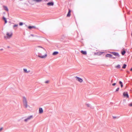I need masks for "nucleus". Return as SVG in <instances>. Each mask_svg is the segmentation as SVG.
Segmentation results:
<instances>
[{
  "instance_id": "nucleus-1",
  "label": "nucleus",
  "mask_w": 132,
  "mask_h": 132,
  "mask_svg": "<svg viewBox=\"0 0 132 132\" xmlns=\"http://www.w3.org/2000/svg\"><path fill=\"white\" fill-rule=\"evenodd\" d=\"M38 52V56L41 58H45L47 56V52L46 50L44 48L40 46H38L36 49Z\"/></svg>"
},
{
  "instance_id": "nucleus-29",
  "label": "nucleus",
  "mask_w": 132,
  "mask_h": 132,
  "mask_svg": "<svg viewBox=\"0 0 132 132\" xmlns=\"http://www.w3.org/2000/svg\"><path fill=\"white\" fill-rule=\"evenodd\" d=\"M112 57V58L113 59H115L116 58V57Z\"/></svg>"
},
{
  "instance_id": "nucleus-3",
  "label": "nucleus",
  "mask_w": 132,
  "mask_h": 132,
  "mask_svg": "<svg viewBox=\"0 0 132 132\" xmlns=\"http://www.w3.org/2000/svg\"><path fill=\"white\" fill-rule=\"evenodd\" d=\"M23 103L24 106L25 108H27L28 106V104L27 102L26 98L24 97H23Z\"/></svg>"
},
{
  "instance_id": "nucleus-36",
  "label": "nucleus",
  "mask_w": 132,
  "mask_h": 132,
  "mask_svg": "<svg viewBox=\"0 0 132 132\" xmlns=\"http://www.w3.org/2000/svg\"><path fill=\"white\" fill-rule=\"evenodd\" d=\"M131 57L132 58V56H131Z\"/></svg>"
},
{
  "instance_id": "nucleus-21",
  "label": "nucleus",
  "mask_w": 132,
  "mask_h": 132,
  "mask_svg": "<svg viewBox=\"0 0 132 132\" xmlns=\"http://www.w3.org/2000/svg\"><path fill=\"white\" fill-rule=\"evenodd\" d=\"M33 1H35L37 2H41L42 0H33Z\"/></svg>"
},
{
  "instance_id": "nucleus-33",
  "label": "nucleus",
  "mask_w": 132,
  "mask_h": 132,
  "mask_svg": "<svg viewBox=\"0 0 132 132\" xmlns=\"http://www.w3.org/2000/svg\"><path fill=\"white\" fill-rule=\"evenodd\" d=\"M112 81H113V80H111V82H112Z\"/></svg>"
},
{
  "instance_id": "nucleus-32",
  "label": "nucleus",
  "mask_w": 132,
  "mask_h": 132,
  "mask_svg": "<svg viewBox=\"0 0 132 132\" xmlns=\"http://www.w3.org/2000/svg\"><path fill=\"white\" fill-rule=\"evenodd\" d=\"M31 35L32 36H34V35Z\"/></svg>"
},
{
  "instance_id": "nucleus-19",
  "label": "nucleus",
  "mask_w": 132,
  "mask_h": 132,
  "mask_svg": "<svg viewBox=\"0 0 132 132\" xmlns=\"http://www.w3.org/2000/svg\"><path fill=\"white\" fill-rule=\"evenodd\" d=\"M126 53V51L125 50H123L121 52V54L122 55H124Z\"/></svg>"
},
{
  "instance_id": "nucleus-18",
  "label": "nucleus",
  "mask_w": 132,
  "mask_h": 132,
  "mask_svg": "<svg viewBox=\"0 0 132 132\" xmlns=\"http://www.w3.org/2000/svg\"><path fill=\"white\" fill-rule=\"evenodd\" d=\"M119 83L121 87H122L123 86V85L122 82L120 81L119 82Z\"/></svg>"
},
{
  "instance_id": "nucleus-22",
  "label": "nucleus",
  "mask_w": 132,
  "mask_h": 132,
  "mask_svg": "<svg viewBox=\"0 0 132 132\" xmlns=\"http://www.w3.org/2000/svg\"><path fill=\"white\" fill-rule=\"evenodd\" d=\"M116 67L118 68H120V66L119 65H118L116 66Z\"/></svg>"
},
{
  "instance_id": "nucleus-4",
  "label": "nucleus",
  "mask_w": 132,
  "mask_h": 132,
  "mask_svg": "<svg viewBox=\"0 0 132 132\" xmlns=\"http://www.w3.org/2000/svg\"><path fill=\"white\" fill-rule=\"evenodd\" d=\"M76 81H78L80 83H82L83 81V79L77 76L75 77Z\"/></svg>"
},
{
  "instance_id": "nucleus-15",
  "label": "nucleus",
  "mask_w": 132,
  "mask_h": 132,
  "mask_svg": "<svg viewBox=\"0 0 132 132\" xmlns=\"http://www.w3.org/2000/svg\"><path fill=\"white\" fill-rule=\"evenodd\" d=\"M59 53L57 52H53V53L52 54V55H56L57 54H58Z\"/></svg>"
},
{
  "instance_id": "nucleus-14",
  "label": "nucleus",
  "mask_w": 132,
  "mask_h": 132,
  "mask_svg": "<svg viewBox=\"0 0 132 132\" xmlns=\"http://www.w3.org/2000/svg\"><path fill=\"white\" fill-rule=\"evenodd\" d=\"M106 57H112V56L110 54H108L106 55Z\"/></svg>"
},
{
  "instance_id": "nucleus-35",
  "label": "nucleus",
  "mask_w": 132,
  "mask_h": 132,
  "mask_svg": "<svg viewBox=\"0 0 132 132\" xmlns=\"http://www.w3.org/2000/svg\"><path fill=\"white\" fill-rule=\"evenodd\" d=\"M46 1H47V0H46Z\"/></svg>"
},
{
  "instance_id": "nucleus-17",
  "label": "nucleus",
  "mask_w": 132,
  "mask_h": 132,
  "mask_svg": "<svg viewBox=\"0 0 132 132\" xmlns=\"http://www.w3.org/2000/svg\"><path fill=\"white\" fill-rule=\"evenodd\" d=\"M3 19L5 21V23H7L6 19L4 17L3 18Z\"/></svg>"
},
{
  "instance_id": "nucleus-10",
  "label": "nucleus",
  "mask_w": 132,
  "mask_h": 132,
  "mask_svg": "<svg viewBox=\"0 0 132 132\" xmlns=\"http://www.w3.org/2000/svg\"><path fill=\"white\" fill-rule=\"evenodd\" d=\"M43 112V110L42 108H39V113L40 114L42 113Z\"/></svg>"
},
{
  "instance_id": "nucleus-28",
  "label": "nucleus",
  "mask_w": 132,
  "mask_h": 132,
  "mask_svg": "<svg viewBox=\"0 0 132 132\" xmlns=\"http://www.w3.org/2000/svg\"><path fill=\"white\" fill-rule=\"evenodd\" d=\"M2 129H3V128H0V131H1Z\"/></svg>"
},
{
  "instance_id": "nucleus-25",
  "label": "nucleus",
  "mask_w": 132,
  "mask_h": 132,
  "mask_svg": "<svg viewBox=\"0 0 132 132\" xmlns=\"http://www.w3.org/2000/svg\"><path fill=\"white\" fill-rule=\"evenodd\" d=\"M119 88H118L116 90V91H118L119 90Z\"/></svg>"
},
{
  "instance_id": "nucleus-16",
  "label": "nucleus",
  "mask_w": 132,
  "mask_h": 132,
  "mask_svg": "<svg viewBox=\"0 0 132 132\" xmlns=\"http://www.w3.org/2000/svg\"><path fill=\"white\" fill-rule=\"evenodd\" d=\"M3 7L4 8V9L5 10L7 11H8V9L7 7L5 6H3Z\"/></svg>"
},
{
  "instance_id": "nucleus-34",
  "label": "nucleus",
  "mask_w": 132,
  "mask_h": 132,
  "mask_svg": "<svg viewBox=\"0 0 132 132\" xmlns=\"http://www.w3.org/2000/svg\"><path fill=\"white\" fill-rule=\"evenodd\" d=\"M131 36H132V33L131 34Z\"/></svg>"
},
{
  "instance_id": "nucleus-20",
  "label": "nucleus",
  "mask_w": 132,
  "mask_h": 132,
  "mask_svg": "<svg viewBox=\"0 0 132 132\" xmlns=\"http://www.w3.org/2000/svg\"><path fill=\"white\" fill-rule=\"evenodd\" d=\"M127 65L126 64H124L123 66L122 67V68L123 69H125Z\"/></svg>"
},
{
  "instance_id": "nucleus-11",
  "label": "nucleus",
  "mask_w": 132,
  "mask_h": 132,
  "mask_svg": "<svg viewBox=\"0 0 132 132\" xmlns=\"http://www.w3.org/2000/svg\"><path fill=\"white\" fill-rule=\"evenodd\" d=\"M71 12V11L70 9L69 10V11L68 12L67 15V17H70V16L71 14H70V13Z\"/></svg>"
},
{
  "instance_id": "nucleus-8",
  "label": "nucleus",
  "mask_w": 132,
  "mask_h": 132,
  "mask_svg": "<svg viewBox=\"0 0 132 132\" xmlns=\"http://www.w3.org/2000/svg\"><path fill=\"white\" fill-rule=\"evenodd\" d=\"M32 116H30L29 117L27 118L24 120V121L25 122H27L28 120H30L31 118H32Z\"/></svg>"
},
{
  "instance_id": "nucleus-7",
  "label": "nucleus",
  "mask_w": 132,
  "mask_h": 132,
  "mask_svg": "<svg viewBox=\"0 0 132 132\" xmlns=\"http://www.w3.org/2000/svg\"><path fill=\"white\" fill-rule=\"evenodd\" d=\"M123 95L125 97H126L127 98H128L129 97L128 94L127 92H125L123 93Z\"/></svg>"
},
{
  "instance_id": "nucleus-24",
  "label": "nucleus",
  "mask_w": 132,
  "mask_h": 132,
  "mask_svg": "<svg viewBox=\"0 0 132 132\" xmlns=\"http://www.w3.org/2000/svg\"><path fill=\"white\" fill-rule=\"evenodd\" d=\"M23 23L22 22H20L19 23V25L20 26H22L23 24Z\"/></svg>"
},
{
  "instance_id": "nucleus-13",
  "label": "nucleus",
  "mask_w": 132,
  "mask_h": 132,
  "mask_svg": "<svg viewBox=\"0 0 132 132\" xmlns=\"http://www.w3.org/2000/svg\"><path fill=\"white\" fill-rule=\"evenodd\" d=\"M81 52L84 55H86L87 54V52L86 51H84L82 50L81 51Z\"/></svg>"
},
{
  "instance_id": "nucleus-2",
  "label": "nucleus",
  "mask_w": 132,
  "mask_h": 132,
  "mask_svg": "<svg viewBox=\"0 0 132 132\" xmlns=\"http://www.w3.org/2000/svg\"><path fill=\"white\" fill-rule=\"evenodd\" d=\"M12 35L13 33L12 32H6L4 37L6 39H9L12 37Z\"/></svg>"
},
{
  "instance_id": "nucleus-31",
  "label": "nucleus",
  "mask_w": 132,
  "mask_h": 132,
  "mask_svg": "<svg viewBox=\"0 0 132 132\" xmlns=\"http://www.w3.org/2000/svg\"><path fill=\"white\" fill-rule=\"evenodd\" d=\"M3 48L0 49V51H3Z\"/></svg>"
},
{
  "instance_id": "nucleus-9",
  "label": "nucleus",
  "mask_w": 132,
  "mask_h": 132,
  "mask_svg": "<svg viewBox=\"0 0 132 132\" xmlns=\"http://www.w3.org/2000/svg\"><path fill=\"white\" fill-rule=\"evenodd\" d=\"M47 5L49 6H53L54 5V3L53 2H49L47 4Z\"/></svg>"
},
{
  "instance_id": "nucleus-27",
  "label": "nucleus",
  "mask_w": 132,
  "mask_h": 132,
  "mask_svg": "<svg viewBox=\"0 0 132 132\" xmlns=\"http://www.w3.org/2000/svg\"><path fill=\"white\" fill-rule=\"evenodd\" d=\"M116 85V83H114L113 84H112V85L113 86H114L115 85Z\"/></svg>"
},
{
  "instance_id": "nucleus-6",
  "label": "nucleus",
  "mask_w": 132,
  "mask_h": 132,
  "mask_svg": "<svg viewBox=\"0 0 132 132\" xmlns=\"http://www.w3.org/2000/svg\"><path fill=\"white\" fill-rule=\"evenodd\" d=\"M28 28L30 30L32 29H36V27L35 26H29L28 27Z\"/></svg>"
},
{
  "instance_id": "nucleus-23",
  "label": "nucleus",
  "mask_w": 132,
  "mask_h": 132,
  "mask_svg": "<svg viewBox=\"0 0 132 132\" xmlns=\"http://www.w3.org/2000/svg\"><path fill=\"white\" fill-rule=\"evenodd\" d=\"M129 106H132V103H130L129 104Z\"/></svg>"
},
{
  "instance_id": "nucleus-30",
  "label": "nucleus",
  "mask_w": 132,
  "mask_h": 132,
  "mask_svg": "<svg viewBox=\"0 0 132 132\" xmlns=\"http://www.w3.org/2000/svg\"><path fill=\"white\" fill-rule=\"evenodd\" d=\"M48 82H49V81H46L45 82L46 83H48Z\"/></svg>"
},
{
  "instance_id": "nucleus-26",
  "label": "nucleus",
  "mask_w": 132,
  "mask_h": 132,
  "mask_svg": "<svg viewBox=\"0 0 132 132\" xmlns=\"http://www.w3.org/2000/svg\"><path fill=\"white\" fill-rule=\"evenodd\" d=\"M18 26V24H15V25H14V26H13V27H16L17 26Z\"/></svg>"
},
{
  "instance_id": "nucleus-5",
  "label": "nucleus",
  "mask_w": 132,
  "mask_h": 132,
  "mask_svg": "<svg viewBox=\"0 0 132 132\" xmlns=\"http://www.w3.org/2000/svg\"><path fill=\"white\" fill-rule=\"evenodd\" d=\"M111 53H112L115 56H116V57L117 58H118L120 57V55L119 54L115 52H112Z\"/></svg>"
},
{
  "instance_id": "nucleus-12",
  "label": "nucleus",
  "mask_w": 132,
  "mask_h": 132,
  "mask_svg": "<svg viewBox=\"0 0 132 132\" xmlns=\"http://www.w3.org/2000/svg\"><path fill=\"white\" fill-rule=\"evenodd\" d=\"M23 70L24 72L26 73H28L30 71V70L27 71V69H24Z\"/></svg>"
}]
</instances>
